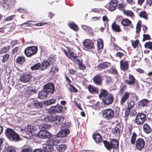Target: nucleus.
Returning <instances> with one entry per match:
<instances>
[{"label": "nucleus", "instance_id": "603ef678", "mask_svg": "<svg viewBox=\"0 0 152 152\" xmlns=\"http://www.w3.org/2000/svg\"><path fill=\"white\" fill-rule=\"evenodd\" d=\"M25 61V58L23 57H19L17 59V62L20 64H22Z\"/></svg>", "mask_w": 152, "mask_h": 152}, {"label": "nucleus", "instance_id": "4d7b16f0", "mask_svg": "<svg viewBox=\"0 0 152 152\" xmlns=\"http://www.w3.org/2000/svg\"><path fill=\"white\" fill-rule=\"evenodd\" d=\"M108 70L110 73L114 75H116L118 73L117 70L113 67H111Z\"/></svg>", "mask_w": 152, "mask_h": 152}, {"label": "nucleus", "instance_id": "b1692460", "mask_svg": "<svg viewBox=\"0 0 152 152\" xmlns=\"http://www.w3.org/2000/svg\"><path fill=\"white\" fill-rule=\"evenodd\" d=\"M121 69L124 71H125L128 69V62L127 61L121 60L120 62Z\"/></svg>", "mask_w": 152, "mask_h": 152}, {"label": "nucleus", "instance_id": "473e14b6", "mask_svg": "<svg viewBox=\"0 0 152 152\" xmlns=\"http://www.w3.org/2000/svg\"><path fill=\"white\" fill-rule=\"evenodd\" d=\"M110 93H109L107 91L104 89H102L101 91L100 92V94L99 95V97L101 99H102L104 98V97L106 96L108 94H109Z\"/></svg>", "mask_w": 152, "mask_h": 152}, {"label": "nucleus", "instance_id": "79ce46f5", "mask_svg": "<svg viewBox=\"0 0 152 152\" xmlns=\"http://www.w3.org/2000/svg\"><path fill=\"white\" fill-rule=\"evenodd\" d=\"M58 71V67L56 66H54L50 69V72L52 74H56Z\"/></svg>", "mask_w": 152, "mask_h": 152}, {"label": "nucleus", "instance_id": "7c9ffc66", "mask_svg": "<svg viewBox=\"0 0 152 152\" xmlns=\"http://www.w3.org/2000/svg\"><path fill=\"white\" fill-rule=\"evenodd\" d=\"M135 80V79L133 75H129V79L126 80L125 82L126 83L129 85H132L134 83Z\"/></svg>", "mask_w": 152, "mask_h": 152}, {"label": "nucleus", "instance_id": "6e6d98bb", "mask_svg": "<svg viewBox=\"0 0 152 152\" xmlns=\"http://www.w3.org/2000/svg\"><path fill=\"white\" fill-rule=\"evenodd\" d=\"M66 146L64 144L61 145L59 147V150L60 152H63L66 149Z\"/></svg>", "mask_w": 152, "mask_h": 152}, {"label": "nucleus", "instance_id": "8fccbe9b", "mask_svg": "<svg viewBox=\"0 0 152 152\" xmlns=\"http://www.w3.org/2000/svg\"><path fill=\"white\" fill-rule=\"evenodd\" d=\"M71 124L69 122H67L62 124L61 128V129H68V128L70 126Z\"/></svg>", "mask_w": 152, "mask_h": 152}, {"label": "nucleus", "instance_id": "dca6fc26", "mask_svg": "<svg viewBox=\"0 0 152 152\" xmlns=\"http://www.w3.org/2000/svg\"><path fill=\"white\" fill-rule=\"evenodd\" d=\"M63 109V107L60 104H58L55 106H52L50 108V110L53 113H59L62 112Z\"/></svg>", "mask_w": 152, "mask_h": 152}, {"label": "nucleus", "instance_id": "cd10ccee", "mask_svg": "<svg viewBox=\"0 0 152 152\" xmlns=\"http://www.w3.org/2000/svg\"><path fill=\"white\" fill-rule=\"evenodd\" d=\"M94 139L95 140L96 143L99 144L102 141V139L101 136L99 134H96L93 136Z\"/></svg>", "mask_w": 152, "mask_h": 152}, {"label": "nucleus", "instance_id": "338daca9", "mask_svg": "<svg viewBox=\"0 0 152 152\" xmlns=\"http://www.w3.org/2000/svg\"><path fill=\"white\" fill-rule=\"evenodd\" d=\"M19 52V50L18 47L14 48L12 50V53L13 54H17Z\"/></svg>", "mask_w": 152, "mask_h": 152}, {"label": "nucleus", "instance_id": "ea45409f", "mask_svg": "<svg viewBox=\"0 0 152 152\" xmlns=\"http://www.w3.org/2000/svg\"><path fill=\"white\" fill-rule=\"evenodd\" d=\"M34 105V107L37 109H39L43 107V104L41 102H34L32 103Z\"/></svg>", "mask_w": 152, "mask_h": 152}, {"label": "nucleus", "instance_id": "f704fd0d", "mask_svg": "<svg viewBox=\"0 0 152 152\" xmlns=\"http://www.w3.org/2000/svg\"><path fill=\"white\" fill-rule=\"evenodd\" d=\"M32 150V148L30 146L26 145L22 148L21 152H31Z\"/></svg>", "mask_w": 152, "mask_h": 152}, {"label": "nucleus", "instance_id": "c9c22d12", "mask_svg": "<svg viewBox=\"0 0 152 152\" xmlns=\"http://www.w3.org/2000/svg\"><path fill=\"white\" fill-rule=\"evenodd\" d=\"M51 126L49 124H43L39 126V128L41 130H48L51 127Z\"/></svg>", "mask_w": 152, "mask_h": 152}, {"label": "nucleus", "instance_id": "c03bdc74", "mask_svg": "<svg viewBox=\"0 0 152 152\" xmlns=\"http://www.w3.org/2000/svg\"><path fill=\"white\" fill-rule=\"evenodd\" d=\"M41 64L40 63H38L35 64L34 65L31 66V69L32 70H36L38 69H40Z\"/></svg>", "mask_w": 152, "mask_h": 152}, {"label": "nucleus", "instance_id": "a19ab883", "mask_svg": "<svg viewBox=\"0 0 152 152\" xmlns=\"http://www.w3.org/2000/svg\"><path fill=\"white\" fill-rule=\"evenodd\" d=\"M10 46H8L2 48L0 50V53L1 54L7 52L10 49Z\"/></svg>", "mask_w": 152, "mask_h": 152}, {"label": "nucleus", "instance_id": "f257e3e1", "mask_svg": "<svg viewBox=\"0 0 152 152\" xmlns=\"http://www.w3.org/2000/svg\"><path fill=\"white\" fill-rule=\"evenodd\" d=\"M5 134L7 137L11 141L16 142L20 140V137L19 135L12 129H6L5 130Z\"/></svg>", "mask_w": 152, "mask_h": 152}, {"label": "nucleus", "instance_id": "052dcab7", "mask_svg": "<svg viewBox=\"0 0 152 152\" xmlns=\"http://www.w3.org/2000/svg\"><path fill=\"white\" fill-rule=\"evenodd\" d=\"M145 48L152 50V42H146L144 45Z\"/></svg>", "mask_w": 152, "mask_h": 152}, {"label": "nucleus", "instance_id": "a878e982", "mask_svg": "<svg viewBox=\"0 0 152 152\" xmlns=\"http://www.w3.org/2000/svg\"><path fill=\"white\" fill-rule=\"evenodd\" d=\"M56 124L58 125H60L64 120V118L62 116H57L54 117Z\"/></svg>", "mask_w": 152, "mask_h": 152}, {"label": "nucleus", "instance_id": "e433bc0d", "mask_svg": "<svg viewBox=\"0 0 152 152\" xmlns=\"http://www.w3.org/2000/svg\"><path fill=\"white\" fill-rule=\"evenodd\" d=\"M143 129L144 131L147 134L150 133L151 131L150 127L146 124H145L143 126Z\"/></svg>", "mask_w": 152, "mask_h": 152}, {"label": "nucleus", "instance_id": "f8f14e48", "mask_svg": "<svg viewBox=\"0 0 152 152\" xmlns=\"http://www.w3.org/2000/svg\"><path fill=\"white\" fill-rule=\"evenodd\" d=\"M113 100V95L110 94L103 99L102 102L104 104L108 105L111 104Z\"/></svg>", "mask_w": 152, "mask_h": 152}, {"label": "nucleus", "instance_id": "5fc2aeb1", "mask_svg": "<svg viewBox=\"0 0 152 152\" xmlns=\"http://www.w3.org/2000/svg\"><path fill=\"white\" fill-rule=\"evenodd\" d=\"M140 16L141 17L143 18L146 20H147L148 18L147 14L145 11H142L140 12Z\"/></svg>", "mask_w": 152, "mask_h": 152}, {"label": "nucleus", "instance_id": "1a4fd4ad", "mask_svg": "<svg viewBox=\"0 0 152 152\" xmlns=\"http://www.w3.org/2000/svg\"><path fill=\"white\" fill-rule=\"evenodd\" d=\"M38 136L41 139H47L50 138L51 134L46 130H41L38 132Z\"/></svg>", "mask_w": 152, "mask_h": 152}, {"label": "nucleus", "instance_id": "774afa93", "mask_svg": "<svg viewBox=\"0 0 152 152\" xmlns=\"http://www.w3.org/2000/svg\"><path fill=\"white\" fill-rule=\"evenodd\" d=\"M7 151L9 152H16V150L13 147H9L7 149Z\"/></svg>", "mask_w": 152, "mask_h": 152}, {"label": "nucleus", "instance_id": "f03ea898", "mask_svg": "<svg viewBox=\"0 0 152 152\" xmlns=\"http://www.w3.org/2000/svg\"><path fill=\"white\" fill-rule=\"evenodd\" d=\"M114 115V112L110 109H105L102 111V117L106 120H110L113 117Z\"/></svg>", "mask_w": 152, "mask_h": 152}, {"label": "nucleus", "instance_id": "58836bf2", "mask_svg": "<svg viewBox=\"0 0 152 152\" xmlns=\"http://www.w3.org/2000/svg\"><path fill=\"white\" fill-rule=\"evenodd\" d=\"M68 25L70 28L74 31H77L78 30V27L73 22L69 23Z\"/></svg>", "mask_w": 152, "mask_h": 152}, {"label": "nucleus", "instance_id": "864d4df0", "mask_svg": "<svg viewBox=\"0 0 152 152\" xmlns=\"http://www.w3.org/2000/svg\"><path fill=\"white\" fill-rule=\"evenodd\" d=\"M10 57V55L8 54H5L3 56L1 61L4 63L7 61L9 59Z\"/></svg>", "mask_w": 152, "mask_h": 152}, {"label": "nucleus", "instance_id": "5701e85b", "mask_svg": "<svg viewBox=\"0 0 152 152\" xmlns=\"http://www.w3.org/2000/svg\"><path fill=\"white\" fill-rule=\"evenodd\" d=\"M122 25L124 26H129L131 28H133V26L131 24V21L127 18L123 19L121 21Z\"/></svg>", "mask_w": 152, "mask_h": 152}, {"label": "nucleus", "instance_id": "72a5a7b5", "mask_svg": "<svg viewBox=\"0 0 152 152\" xmlns=\"http://www.w3.org/2000/svg\"><path fill=\"white\" fill-rule=\"evenodd\" d=\"M72 60L74 61L75 63L77 64L83 63L82 59L80 57L77 56V54L75 56V57L73 58Z\"/></svg>", "mask_w": 152, "mask_h": 152}, {"label": "nucleus", "instance_id": "6e6552de", "mask_svg": "<svg viewBox=\"0 0 152 152\" xmlns=\"http://www.w3.org/2000/svg\"><path fill=\"white\" fill-rule=\"evenodd\" d=\"M117 6V0H112L106 5L105 7L110 11H113L116 9Z\"/></svg>", "mask_w": 152, "mask_h": 152}, {"label": "nucleus", "instance_id": "37998d69", "mask_svg": "<svg viewBox=\"0 0 152 152\" xmlns=\"http://www.w3.org/2000/svg\"><path fill=\"white\" fill-rule=\"evenodd\" d=\"M97 47L99 49H101L103 46V40L99 39L97 41Z\"/></svg>", "mask_w": 152, "mask_h": 152}, {"label": "nucleus", "instance_id": "a18cd8bd", "mask_svg": "<svg viewBox=\"0 0 152 152\" xmlns=\"http://www.w3.org/2000/svg\"><path fill=\"white\" fill-rule=\"evenodd\" d=\"M56 102V99H53L50 100H47L45 103L46 105H50L55 103Z\"/></svg>", "mask_w": 152, "mask_h": 152}, {"label": "nucleus", "instance_id": "423d86ee", "mask_svg": "<svg viewBox=\"0 0 152 152\" xmlns=\"http://www.w3.org/2000/svg\"><path fill=\"white\" fill-rule=\"evenodd\" d=\"M15 0H0V4L4 9H10L11 6L14 4Z\"/></svg>", "mask_w": 152, "mask_h": 152}, {"label": "nucleus", "instance_id": "f3484780", "mask_svg": "<svg viewBox=\"0 0 152 152\" xmlns=\"http://www.w3.org/2000/svg\"><path fill=\"white\" fill-rule=\"evenodd\" d=\"M130 93L129 92H124L122 95L120 100V103L121 105H123L124 103L128 99Z\"/></svg>", "mask_w": 152, "mask_h": 152}, {"label": "nucleus", "instance_id": "2eb2a0df", "mask_svg": "<svg viewBox=\"0 0 152 152\" xmlns=\"http://www.w3.org/2000/svg\"><path fill=\"white\" fill-rule=\"evenodd\" d=\"M31 75L29 74H24L20 77V81L23 83H26L28 82L31 78Z\"/></svg>", "mask_w": 152, "mask_h": 152}, {"label": "nucleus", "instance_id": "ddd939ff", "mask_svg": "<svg viewBox=\"0 0 152 152\" xmlns=\"http://www.w3.org/2000/svg\"><path fill=\"white\" fill-rule=\"evenodd\" d=\"M145 141L142 138L137 139L136 142V147L138 150H141L144 147Z\"/></svg>", "mask_w": 152, "mask_h": 152}, {"label": "nucleus", "instance_id": "bb28decb", "mask_svg": "<svg viewBox=\"0 0 152 152\" xmlns=\"http://www.w3.org/2000/svg\"><path fill=\"white\" fill-rule=\"evenodd\" d=\"M48 94L43 89L38 94V98L41 99H45L48 96Z\"/></svg>", "mask_w": 152, "mask_h": 152}, {"label": "nucleus", "instance_id": "9d476101", "mask_svg": "<svg viewBox=\"0 0 152 152\" xmlns=\"http://www.w3.org/2000/svg\"><path fill=\"white\" fill-rule=\"evenodd\" d=\"M36 127L32 124H28L24 129V131L26 134H32L36 131Z\"/></svg>", "mask_w": 152, "mask_h": 152}, {"label": "nucleus", "instance_id": "4468645a", "mask_svg": "<svg viewBox=\"0 0 152 152\" xmlns=\"http://www.w3.org/2000/svg\"><path fill=\"white\" fill-rule=\"evenodd\" d=\"M54 60V59L50 58L48 59V61H43L41 64L40 69L44 70L47 68L50 64H52V61Z\"/></svg>", "mask_w": 152, "mask_h": 152}, {"label": "nucleus", "instance_id": "4c0bfd02", "mask_svg": "<svg viewBox=\"0 0 152 152\" xmlns=\"http://www.w3.org/2000/svg\"><path fill=\"white\" fill-rule=\"evenodd\" d=\"M43 120L46 122H51L55 121L54 117L50 115L44 117Z\"/></svg>", "mask_w": 152, "mask_h": 152}, {"label": "nucleus", "instance_id": "9b49d317", "mask_svg": "<svg viewBox=\"0 0 152 152\" xmlns=\"http://www.w3.org/2000/svg\"><path fill=\"white\" fill-rule=\"evenodd\" d=\"M43 89L49 94H52L54 91V87L53 84L49 83L44 86Z\"/></svg>", "mask_w": 152, "mask_h": 152}, {"label": "nucleus", "instance_id": "3c124183", "mask_svg": "<svg viewBox=\"0 0 152 152\" xmlns=\"http://www.w3.org/2000/svg\"><path fill=\"white\" fill-rule=\"evenodd\" d=\"M123 52L124 53L120 52H117L115 54V56L119 57L120 58L124 57L125 55L124 53H125V52L124 51H123Z\"/></svg>", "mask_w": 152, "mask_h": 152}, {"label": "nucleus", "instance_id": "bf43d9fd", "mask_svg": "<svg viewBox=\"0 0 152 152\" xmlns=\"http://www.w3.org/2000/svg\"><path fill=\"white\" fill-rule=\"evenodd\" d=\"M81 26L83 29L86 32H89L91 29V27L87 26L82 25Z\"/></svg>", "mask_w": 152, "mask_h": 152}, {"label": "nucleus", "instance_id": "412c9836", "mask_svg": "<svg viewBox=\"0 0 152 152\" xmlns=\"http://www.w3.org/2000/svg\"><path fill=\"white\" fill-rule=\"evenodd\" d=\"M110 66L111 64L110 63L107 62H103L98 66V69L99 70L101 71L103 69H105Z\"/></svg>", "mask_w": 152, "mask_h": 152}, {"label": "nucleus", "instance_id": "c756f323", "mask_svg": "<svg viewBox=\"0 0 152 152\" xmlns=\"http://www.w3.org/2000/svg\"><path fill=\"white\" fill-rule=\"evenodd\" d=\"M88 89L89 91L91 94H95L98 93V88L91 85H89L88 86Z\"/></svg>", "mask_w": 152, "mask_h": 152}, {"label": "nucleus", "instance_id": "e2e57ef3", "mask_svg": "<svg viewBox=\"0 0 152 152\" xmlns=\"http://www.w3.org/2000/svg\"><path fill=\"white\" fill-rule=\"evenodd\" d=\"M120 130L118 127H115L113 131V134L116 136H118L120 134Z\"/></svg>", "mask_w": 152, "mask_h": 152}, {"label": "nucleus", "instance_id": "0eeeda50", "mask_svg": "<svg viewBox=\"0 0 152 152\" xmlns=\"http://www.w3.org/2000/svg\"><path fill=\"white\" fill-rule=\"evenodd\" d=\"M74 50L71 48H67V50L64 49L63 52L66 54V56L71 60H72L73 58L77 54L74 52Z\"/></svg>", "mask_w": 152, "mask_h": 152}, {"label": "nucleus", "instance_id": "de8ad7c7", "mask_svg": "<svg viewBox=\"0 0 152 152\" xmlns=\"http://www.w3.org/2000/svg\"><path fill=\"white\" fill-rule=\"evenodd\" d=\"M141 26V21H139L137 23L136 27V32L138 34L140 31Z\"/></svg>", "mask_w": 152, "mask_h": 152}, {"label": "nucleus", "instance_id": "6ab92c4d", "mask_svg": "<svg viewBox=\"0 0 152 152\" xmlns=\"http://www.w3.org/2000/svg\"><path fill=\"white\" fill-rule=\"evenodd\" d=\"M70 133V131L69 129H61L57 134L58 137H64Z\"/></svg>", "mask_w": 152, "mask_h": 152}, {"label": "nucleus", "instance_id": "680f3d73", "mask_svg": "<svg viewBox=\"0 0 152 152\" xmlns=\"http://www.w3.org/2000/svg\"><path fill=\"white\" fill-rule=\"evenodd\" d=\"M130 110L129 109L126 108L125 112V115L124 116V118H125V121H126L127 118V117L129 116L130 113Z\"/></svg>", "mask_w": 152, "mask_h": 152}, {"label": "nucleus", "instance_id": "2f4dec72", "mask_svg": "<svg viewBox=\"0 0 152 152\" xmlns=\"http://www.w3.org/2000/svg\"><path fill=\"white\" fill-rule=\"evenodd\" d=\"M112 28L113 31L116 32H119L121 31L119 26L116 24L115 22L113 23L112 25Z\"/></svg>", "mask_w": 152, "mask_h": 152}, {"label": "nucleus", "instance_id": "7ed1b4c3", "mask_svg": "<svg viewBox=\"0 0 152 152\" xmlns=\"http://www.w3.org/2000/svg\"><path fill=\"white\" fill-rule=\"evenodd\" d=\"M103 143L106 148L108 150H110L112 148H116L119 145L117 140L115 139H113L111 141V142L106 141H103Z\"/></svg>", "mask_w": 152, "mask_h": 152}, {"label": "nucleus", "instance_id": "13d9d810", "mask_svg": "<svg viewBox=\"0 0 152 152\" xmlns=\"http://www.w3.org/2000/svg\"><path fill=\"white\" fill-rule=\"evenodd\" d=\"M134 102L133 101H131L128 104V106L127 108L130 110H131L132 108L134 106Z\"/></svg>", "mask_w": 152, "mask_h": 152}, {"label": "nucleus", "instance_id": "c85d7f7f", "mask_svg": "<svg viewBox=\"0 0 152 152\" xmlns=\"http://www.w3.org/2000/svg\"><path fill=\"white\" fill-rule=\"evenodd\" d=\"M93 81L94 83L98 85H100L102 83V80L99 75L95 76L93 79Z\"/></svg>", "mask_w": 152, "mask_h": 152}, {"label": "nucleus", "instance_id": "69168bd1", "mask_svg": "<svg viewBox=\"0 0 152 152\" xmlns=\"http://www.w3.org/2000/svg\"><path fill=\"white\" fill-rule=\"evenodd\" d=\"M143 38L142 39L143 41H144L145 40H149L151 39L150 36L148 34L143 35Z\"/></svg>", "mask_w": 152, "mask_h": 152}, {"label": "nucleus", "instance_id": "20e7f679", "mask_svg": "<svg viewBox=\"0 0 152 152\" xmlns=\"http://www.w3.org/2000/svg\"><path fill=\"white\" fill-rule=\"evenodd\" d=\"M146 119V115L145 114L139 113L137 115L134 120V123L137 125H140L144 122Z\"/></svg>", "mask_w": 152, "mask_h": 152}, {"label": "nucleus", "instance_id": "09e8293b", "mask_svg": "<svg viewBox=\"0 0 152 152\" xmlns=\"http://www.w3.org/2000/svg\"><path fill=\"white\" fill-rule=\"evenodd\" d=\"M124 12L125 14L129 17H132L134 15L133 12L130 10H124Z\"/></svg>", "mask_w": 152, "mask_h": 152}, {"label": "nucleus", "instance_id": "0e129e2a", "mask_svg": "<svg viewBox=\"0 0 152 152\" xmlns=\"http://www.w3.org/2000/svg\"><path fill=\"white\" fill-rule=\"evenodd\" d=\"M139 43V41L137 40L136 41H132V45L134 48H135L137 46Z\"/></svg>", "mask_w": 152, "mask_h": 152}, {"label": "nucleus", "instance_id": "4be33fe9", "mask_svg": "<svg viewBox=\"0 0 152 152\" xmlns=\"http://www.w3.org/2000/svg\"><path fill=\"white\" fill-rule=\"evenodd\" d=\"M42 149L45 152H52L53 151V147L48 143L44 144L42 146Z\"/></svg>", "mask_w": 152, "mask_h": 152}, {"label": "nucleus", "instance_id": "49530a36", "mask_svg": "<svg viewBox=\"0 0 152 152\" xmlns=\"http://www.w3.org/2000/svg\"><path fill=\"white\" fill-rule=\"evenodd\" d=\"M137 137V134L135 133H133L131 137V143L132 144L134 145L135 144L136 139Z\"/></svg>", "mask_w": 152, "mask_h": 152}, {"label": "nucleus", "instance_id": "393cba45", "mask_svg": "<svg viewBox=\"0 0 152 152\" xmlns=\"http://www.w3.org/2000/svg\"><path fill=\"white\" fill-rule=\"evenodd\" d=\"M60 142L59 140L56 138H52L48 140L47 142L52 146L57 145Z\"/></svg>", "mask_w": 152, "mask_h": 152}, {"label": "nucleus", "instance_id": "39448f33", "mask_svg": "<svg viewBox=\"0 0 152 152\" xmlns=\"http://www.w3.org/2000/svg\"><path fill=\"white\" fill-rule=\"evenodd\" d=\"M37 51V48L34 46L29 47L26 48L24 52L26 55L30 57L36 54Z\"/></svg>", "mask_w": 152, "mask_h": 152}, {"label": "nucleus", "instance_id": "a211bd4d", "mask_svg": "<svg viewBox=\"0 0 152 152\" xmlns=\"http://www.w3.org/2000/svg\"><path fill=\"white\" fill-rule=\"evenodd\" d=\"M83 45L86 48L89 49H92L94 46L93 41L89 39L85 40L83 42Z\"/></svg>", "mask_w": 152, "mask_h": 152}, {"label": "nucleus", "instance_id": "aec40b11", "mask_svg": "<svg viewBox=\"0 0 152 152\" xmlns=\"http://www.w3.org/2000/svg\"><path fill=\"white\" fill-rule=\"evenodd\" d=\"M149 103L148 100L143 99L139 102L138 105L140 108H144L147 107Z\"/></svg>", "mask_w": 152, "mask_h": 152}]
</instances>
